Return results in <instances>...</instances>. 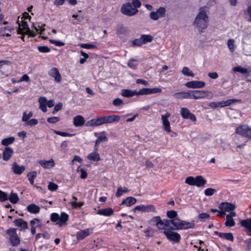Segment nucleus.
<instances>
[{"instance_id":"obj_1","label":"nucleus","mask_w":251,"mask_h":251,"mask_svg":"<svg viewBox=\"0 0 251 251\" xmlns=\"http://www.w3.org/2000/svg\"><path fill=\"white\" fill-rule=\"evenodd\" d=\"M128 115L119 116L116 115H109L104 116L93 118L85 123L84 117L81 115H77L73 118V124L75 127L82 126L85 125L88 127L98 126L106 124H112L118 122L121 118H125Z\"/></svg>"},{"instance_id":"obj_2","label":"nucleus","mask_w":251,"mask_h":251,"mask_svg":"<svg viewBox=\"0 0 251 251\" xmlns=\"http://www.w3.org/2000/svg\"><path fill=\"white\" fill-rule=\"evenodd\" d=\"M205 7H201L197 15L193 25H196L200 33L208 26V16L206 14Z\"/></svg>"},{"instance_id":"obj_3","label":"nucleus","mask_w":251,"mask_h":251,"mask_svg":"<svg viewBox=\"0 0 251 251\" xmlns=\"http://www.w3.org/2000/svg\"><path fill=\"white\" fill-rule=\"evenodd\" d=\"M69 219V215L67 213L62 212L60 216L57 213H52L50 215V220L52 222L58 221V225L59 226L67 225V221Z\"/></svg>"},{"instance_id":"obj_4","label":"nucleus","mask_w":251,"mask_h":251,"mask_svg":"<svg viewBox=\"0 0 251 251\" xmlns=\"http://www.w3.org/2000/svg\"><path fill=\"white\" fill-rule=\"evenodd\" d=\"M185 183L191 185L196 186L198 187L203 186L206 183V180L202 176H197L195 177L190 176L185 180Z\"/></svg>"},{"instance_id":"obj_5","label":"nucleus","mask_w":251,"mask_h":251,"mask_svg":"<svg viewBox=\"0 0 251 251\" xmlns=\"http://www.w3.org/2000/svg\"><path fill=\"white\" fill-rule=\"evenodd\" d=\"M173 230L170 229V228H168V229L163 231V234L169 241L174 243H179L181 239L180 235L178 233L174 232Z\"/></svg>"},{"instance_id":"obj_6","label":"nucleus","mask_w":251,"mask_h":251,"mask_svg":"<svg viewBox=\"0 0 251 251\" xmlns=\"http://www.w3.org/2000/svg\"><path fill=\"white\" fill-rule=\"evenodd\" d=\"M241 100L237 99H228L226 100H223L218 102H212L209 104H206L209 106L211 108H216L217 107H223L226 106H229L237 101H241Z\"/></svg>"},{"instance_id":"obj_7","label":"nucleus","mask_w":251,"mask_h":251,"mask_svg":"<svg viewBox=\"0 0 251 251\" xmlns=\"http://www.w3.org/2000/svg\"><path fill=\"white\" fill-rule=\"evenodd\" d=\"M236 133L249 139H251V126L247 125H242L236 128Z\"/></svg>"},{"instance_id":"obj_8","label":"nucleus","mask_w":251,"mask_h":251,"mask_svg":"<svg viewBox=\"0 0 251 251\" xmlns=\"http://www.w3.org/2000/svg\"><path fill=\"white\" fill-rule=\"evenodd\" d=\"M121 10L123 14L128 16H133L138 12V10L134 8L130 2H126L123 4Z\"/></svg>"},{"instance_id":"obj_9","label":"nucleus","mask_w":251,"mask_h":251,"mask_svg":"<svg viewBox=\"0 0 251 251\" xmlns=\"http://www.w3.org/2000/svg\"><path fill=\"white\" fill-rule=\"evenodd\" d=\"M133 211L134 212H136V211H141V212H156L154 206L152 204L146 205L141 204L137 205L134 208Z\"/></svg>"},{"instance_id":"obj_10","label":"nucleus","mask_w":251,"mask_h":251,"mask_svg":"<svg viewBox=\"0 0 251 251\" xmlns=\"http://www.w3.org/2000/svg\"><path fill=\"white\" fill-rule=\"evenodd\" d=\"M170 114L167 112L165 115H162L161 120L162 121L163 126L162 128L167 132H171L170 124L168 120V118L170 117Z\"/></svg>"},{"instance_id":"obj_11","label":"nucleus","mask_w":251,"mask_h":251,"mask_svg":"<svg viewBox=\"0 0 251 251\" xmlns=\"http://www.w3.org/2000/svg\"><path fill=\"white\" fill-rule=\"evenodd\" d=\"M205 86V83L201 81H191L185 84V86L189 88H201Z\"/></svg>"},{"instance_id":"obj_12","label":"nucleus","mask_w":251,"mask_h":251,"mask_svg":"<svg viewBox=\"0 0 251 251\" xmlns=\"http://www.w3.org/2000/svg\"><path fill=\"white\" fill-rule=\"evenodd\" d=\"M219 208L225 211L229 212L234 210L236 208V206L232 203L222 202L219 204Z\"/></svg>"},{"instance_id":"obj_13","label":"nucleus","mask_w":251,"mask_h":251,"mask_svg":"<svg viewBox=\"0 0 251 251\" xmlns=\"http://www.w3.org/2000/svg\"><path fill=\"white\" fill-rule=\"evenodd\" d=\"M13 153L14 151L12 148L9 147H6L2 151V159L4 161H7L13 155Z\"/></svg>"},{"instance_id":"obj_14","label":"nucleus","mask_w":251,"mask_h":251,"mask_svg":"<svg viewBox=\"0 0 251 251\" xmlns=\"http://www.w3.org/2000/svg\"><path fill=\"white\" fill-rule=\"evenodd\" d=\"M49 75L54 77L55 81L60 82L61 81V76L58 70L56 68H52L48 73Z\"/></svg>"},{"instance_id":"obj_15","label":"nucleus","mask_w":251,"mask_h":251,"mask_svg":"<svg viewBox=\"0 0 251 251\" xmlns=\"http://www.w3.org/2000/svg\"><path fill=\"white\" fill-rule=\"evenodd\" d=\"M191 99H199L205 97V92L200 90H190Z\"/></svg>"},{"instance_id":"obj_16","label":"nucleus","mask_w":251,"mask_h":251,"mask_svg":"<svg viewBox=\"0 0 251 251\" xmlns=\"http://www.w3.org/2000/svg\"><path fill=\"white\" fill-rule=\"evenodd\" d=\"M25 167L24 166H20L16 162L12 164V170L13 173L16 175H21L25 171Z\"/></svg>"},{"instance_id":"obj_17","label":"nucleus","mask_w":251,"mask_h":251,"mask_svg":"<svg viewBox=\"0 0 251 251\" xmlns=\"http://www.w3.org/2000/svg\"><path fill=\"white\" fill-rule=\"evenodd\" d=\"M213 235H218L220 238H223L227 240L233 242L234 240V237L231 232L229 233H222L217 231L214 232Z\"/></svg>"},{"instance_id":"obj_18","label":"nucleus","mask_w":251,"mask_h":251,"mask_svg":"<svg viewBox=\"0 0 251 251\" xmlns=\"http://www.w3.org/2000/svg\"><path fill=\"white\" fill-rule=\"evenodd\" d=\"M97 213L98 215L104 216L109 217L114 214V210L111 207H107L105 208L99 209Z\"/></svg>"},{"instance_id":"obj_19","label":"nucleus","mask_w":251,"mask_h":251,"mask_svg":"<svg viewBox=\"0 0 251 251\" xmlns=\"http://www.w3.org/2000/svg\"><path fill=\"white\" fill-rule=\"evenodd\" d=\"M172 222V225L173 226H169V228L172 230H181V225L182 220L177 218L176 219H173Z\"/></svg>"},{"instance_id":"obj_20","label":"nucleus","mask_w":251,"mask_h":251,"mask_svg":"<svg viewBox=\"0 0 251 251\" xmlns=\"http://www.w3.org/2000/svg\"><path fill=\"white\" fill-rule=\"evenodd\" d=\"M174 97L175 98L179 99H191V94H190V90H188L187 92L181 91V92L176 93L175 94H174Z\"/></svg>"},{"instance_id":"obj_21","label":"nucleus","mask_w":251,"mask_h":251,"mask_svg":"<svg viewBox=\"0 0 251 251\" xmlns=\"http://www.w3.org/2000/svg\"><path fill=\"white\" fill-rule=\"evenodd\" d=\"M14 223L15 226L21 227V230H25L28 228L27 223L23 219H16L14 221Z\"/></svg>"},{"instance_id":"obj_22","label":"nucleus","mask_w":251,"mask_h":251,"mask_svg":"<svg viewBox=\"0 0 251 251\" xmlns=\"http://www.w3.org/2000/svg\"><path fill=\"white\" fill-rule=\"evenodd\" d=\"M39 163L41 166L46 169L54 167L55 165L54 160L52 158L48 161L40 160Z\"/></svg>"},{"instance_id":"obj_23","label":"nucleus","mask_w":251,"mask_h":251,"mask_svg":"<svg viewBox=\"0 0 251 251\" xmlns=\"http://www.w3.org/2000/svg\"><path fill=\"white\" fill-rule=\"evenodd\" d=\"M87 158L92 161L98 162L100 160V155L97 151H94L88 154Z\"/></svg>"},{"instance_id":"obj_24","label":"nucleus","mask_w":251,"mask_h":251,"mask_svg":"<svg viewBox=\"0 0 251 251\" xmlns=\"http://www.w3.org/2000/svg\"><path fill=\"white\" fill-rule=\"evenodd\" d=\"M90 234V231L89 228L80 230L77 232V239L79 240L84 239L85 237L89 236Z\"/></svg>"},{"instance_id":"obj_25","label":"nucleus","mask_w":251,"mask_h":251,"mask_svg":"<svg viewBox=\"0 0 251 251\" xmlns=\"http://www.w3.org/2000/svg\"><path fill=\"white\" fill-rule=\"evenodd\" d=\"M181 115L182 117L185 119H190L193 122L196 121V118L195 116L190 112V111H180Z\"/></svg>"},{"instance_id":"obj_26","label":"nucleus","mask_w":251,"mask_h":251,"mask_svg":"<svg viewBox=\"0 0 251 251\" xmlns=\"http://www.w3.org/2000/svg\"><path fill=\"white\" fill-rule=\"evenodd\" d=\"M136 202V199L132 197H129L125 199H123L121 205L125 204L127 206H130Z\"/></svg>"},{"instance_id":"obj_27","label":"nucleus","mask_w":251,"mask_h":251,"mask_svg":"<svg viewBox=\"0 0 251 251\" xmlns=\"http://www.w3.org/2000/svg\"><path fill=\"white\" fill-rule=\"evenodd\" d=\"M27 210L30 213L37 214L40 211V207L34 203L29 204L26 207Z\"/></svg>"},{"instance_id":"obj_28","label":"nucleus","mask_w":251,"mask_h":251,"mask_svg":"<svg viewBox=\"0 0 251 251\" xmlns=\"http://www.w3.org/2000/svg\"><path fill=\"white\" fill-rule=\"evenodd\" d=\"M136 90H130L129 89H122L121 91V94L123 96L126 98L132 97L136 95Z\"/></svg>"},{"instance_id":"obj_29","label":"nucleus","mask_w":251,"mask_h":251,"mask_svg":"<svg viewBox=\"0 0 251 251\" xmlns=\"http://www.w3.org/2000/svg\"><path fill=\"white\" fill-rule=\"evenodd\" d=\"M181 230L194 228L195 227V223L194 221L190 222L182 220Z\"/></svg>"},{"instance_id":"obj_30","label":"nucleus","mask_w":251,"mask_h":251,"mask_svg":"<svg viewBox=\"0 0 251 251\" xmlns=\"http://www.w3.org/2000/svg\"><path fill=\"white\" fill-rule=\"evenodd\" d=\"M233 70L235 72L240 73L241 74L243 75L247 74V76H248V73L249 71H248V70L246 68H244L241 66H237L234 67Z\"/></svg>"},{"instance_id":"obj_31","label":"nucleus","mask_w":251,"mask_h":251,"mask_svg":"<svg viewBox=\"0 0 251 251\" xmlns=\"http://www.w3.org/2000/svg\"><path fill=\"white\" fill-rule=\"evenodd\" d=\"M40 104L39 107L41 110H47V100L45 97H41L38 100Z\"/></svg>"},{"instance_id":"obj_32","label":"nucleus","mask_w":251,"mask_h":251,"mask_svg":"<svg viewBox=\"0 0 251 251\" xmlns=\"http://www.w3.org/2000/svg\"><path fill=\"white\" fill-rule=\"evenodd\" d=\"M151 221L152 222L155 223L156 226L160 229H164L165 228L163 227H161V224L162 223V220L160 218V217L159 216L153 217Z\"/></svg>"},{"instance_id":"obj_33","label":"nucleus","mask_w":251,"mask_h":251,"mask_svg":"<svg viewBox=\"0 0 251 251\" xmlns=\"http://www.w3.org/2000/svg\"><path fill=\"white\" fill-rule=\"evenodd\" d=\"M126 31V27H124L123 25L118 24L116 27V32L117 35H120L122 34H124Z\"/></svg>"},{"instance_id":"obj_34","label":"nucleus","mask_w":251,"mask_h":251,"mask_svg":"<svg viewBox=\"0 0 251 251\" xmlns=\"http://www.w3.org/2000/svg\"><path fill=\"white\" fill-rule=\"evenodd\" d=\"M27 176L30 184L32 185H34V179L37 176V172L35 171H31L28 173Z\"/></svg>"},{"instance_id":"obj_35","label":"nucleus","mask_w":251,"mask_h":251,"mask_svg":"<svg viewBox=\"0 0 251 251\" xmlns=\"http://www.w3.org/2000/svg\"><path fill=\"white\" fill-rule=\"evenodd\" d=\"M10 241L11 245L13 247H16L20 244V239L17 235L10 238Z\"/></svg>"},{"instance_id":"obj_36","label":"nucleus","mask_w":251,"mask_h":251,"mask_svg":"<svg viewBox=\"0 0 251 251\" xmlns=\"http://www.w3.org/2000/svg\"><path fill=\"white\" fill-rule=\"evenodd\" d=\"M14 141L15 138L14 137H9L2 139L1 143L3 146H7L12 144Z\"/></svg>"},{"instance_id":"obj_37","label":"nucleus","mask_w":251,"mask_h":251,"mask_svg":"<svg viewBox=\"0 0 251 251\" xmlns=\"http://www.w3.org/2000/svg\"><path fill=\"white\" fill-rule=\"evenodd\" d=\"M8 200H9L12 203L16 204L19 201V199L18 195L16 193H13L12 192Z\"/></svg>"},{"instance_id":"obj_38","label":"nucleus","mask_w":251,"mask_h":251,"mask_svg":"<svg viewBox=\"0 0 251 251\" xmlns=\"http://www.w3.org/2000/svg\"><path fill=\"white\" fill-rule=\"evenodd\" d=\"M141 38L143 44H145L148 42H151L153 39L152 37L150 35L142 34L141 35Z\"/></svg>"},{"instance_id":"obj_39","label":"nucleus","mask_w":251,"mask_h":251,"mask_svg":"<svg viewBox=\"0 0 251 251\" xmlns=\"http://www.w3.org/2000/svg\"><path fill=\"white\" fill-rule=\"evenodd\" d=\"M240 224L241 226L248 229L251 226V217L250 219L242 220Z\"/></svg>"},{"instance_id":"obj_40","label":"nucleus","mask_w":251,"mask_h":251,"mask_svg":"<svg viewBox=\"0 0 251 251\" xmlns=\"http://www.w3.org/2000/svg\"><path fill=\"white\" fill-rule=\"evenodd\" d=\"M177 213L176 211L172 210L167 212V216L170 220L176 219L177 217Z\"/></svg>"},{"instance_id":"obj_41","label":"nucleus","mask_w":251,"mask_h":251,"mask_svg":"<svg viewBox=\"0 0 251 251\" xmlns=\"http://www.w3.org/2000/svg\"><path fill=\"white\" fill-rule=\"evenodd\" d=\"M235 222L233 218L229 217V216H226V221L225 225L226 226L232 227L235 225Z\"/></svg>"},{"instance_id":"obj_42","label":"nucleus","mask_w":251,"mask_h":251,"mask_svg":"<svg viewBox=\"0 0 251 251\" xmlns=\"http://www.w3.org/2000/svg\"><path fill=\"white\" fill-rule=\"evenodd\" d=\"M181 72L183 75L186 76L194 77L195 75L187 67H184Z\"/></svg>"},{"instance_id":"obj_43","label":"nucleus","mask_w":251,"mask_h":251,"mask_svg":"<svg viewBox=\"0 0 251 251\" xmlns=\"http://www.w3.org/2000/svg\"><path fill=\"white\" fill-rule=\"evenodd\" d=\"M127 65L133 69H136L138 65L137 61L134 59H131L128 62Z\"/></svg>"},{"instance_id":"obj_44","label":"nucleus","mask_w":251,"mask_h":251,"mask_svg":"<svg viewBox=\"0 0 251 251\" xmlns=\"http://www.w3.org/2000/svg\"><path fill=\"white\" fill-rule=\"evenodd\" d=\"M166 11V9L164 7H160L156 10V12L158 13V15L159 18H163L165 17Z\"/></svg>"},{"instance_id":"obj_45","label":"nucleus","mask_w":251,"mask_h":251,"mask_svg":"<svg viewBox=\"0 0 251 251\" xmlns=\"http://www.w3.org/2000/svg\"><path fill=\"white\" fill-rule=\"evenodd\" d=\"M143 44L142 42V39L141 37L140 38L135 39L132 41L131 46L132 47H140Z\"/></svg>"},{"instance_id":"obj_46","label":"nucleus","mask_w":251,"mask_h":251,"mask_svg":"<svg viewBox=\"0 0 251 251\" xmlns=\"http://www.w3.org/2000/svg\"><path fill=\"white\" fill-rule=\"evenodd\" d=\"M8 197L7 193L0 190V201L3 202L8 200Z\"/></svg>"},{"instance_id":"obj_47","label":"nucleus","mask_w":251,"mask_h":251,"mask_svg":"<svg viewBox=\"0 0 251 251\" xmlns=\"http://www.w3.org/2000/svg\"><path fill=\"white\" fill-rule=\"evenodd\" d=\"M6 233L11 238L17 235L16 229L14 228H10L6 230Z\"/></svg>"},{"instance_id":"obj_48","label":"nucleus","mask_w":251,"mask_h":251,"mask_svg":"<svg viewBox=\"0 0 251 251\" xmlns=\"http://www.w3.org/2000/svg\"><path fill=\"white\" fill-rule=\"evenodd\" d=\"M38 50L39 52L43 53H47L50 51V48L46 46H38Z\"/></svg>"},{"instance_id":"obj_49","label":"nucleus","mask_w":251,"mask_h":251,"mask_svg":"<svg viewBox=\"0 0 251 251\" xmlns=\"http://www.w3.org/2000/svg\"><path fill=\"white\" fill-rule=\"evenodd\" d=\"M149 94V88H144L137 91L136 96Z\"/></svg>"},{"instance_id":"obj_50","label":"nucleus","mask_w":251,"mask_h":251,"mask_svg":"<svg viewBox=\"0 0 251 251\" xmlns=\"http://www.w3.org/2000/svg\"><path fill=\"white\" fill-rule=\"evenodd\" d=\"M80 47L81 48L86 49H92L97 48V46L91 43H84L81 44Z\"/></svg>"},{"instance_id":"obj_51","label":"nucleus","mask_w":251,"mask_h":251,"mask_svg":"<svg viewBox=\"0 0 251 251\" xmlns=\"http://www.w3.org/2000/svg\"><path fill=\"white\" fill-rule=\"evenodd\" d=\"M53 133L63 137H71L73 135V134L68 132H62L57 130H53Z\"/></svg>"},{"instance_id":"obj_52","label":"nucleus","mask_w":251,"mask_h":251,"mask_svg":"<svg viewBox=\"0 0 251 251\" xmlns=\"http://www.w3.org/2000/svg\"><path fill=\"white\" fill-rule=\"evenodd\" d=\"M100 134H101V135L100 136H98L97 139L100 142L107 141L108 140V138L105 136V132L102 131L100 133Z\"/></svg>"},{"instance_id":"obj_53","label":"nucleus","mask_w":251,"mask_h":251,"mask_svg":"<svg viewBox=\"0 0 251 251\" xmlns=\"http://www.w3.org/2000/svg\"><path fill=\"white\" fill-rule=\"evenodd\" d=\"M13 30L14 28L12 26H6L4 27H2L0 28V34L5 33L6 31H8L11 32Z\"/></svg>"},{"instance_id":"obj_54","label":"nucleus","mask_w":251,"mask_h":251,"mask_svg":"<svg viewBox=\"0 0 251 251\" xmlns=\"http://www.w3.org/2000/svg\"><path fill=\"white\" fill-rule=\"evenodd\" d=\"M216 192V190L212 188H208L204 190V194L206 196H212Z\"/></svg>"},{"instance_id":"obj_55","label":"nucleus","mask_w":251,"mask_h":251,"mask_svg":"<svg viewBox=\"0 0 251 251\" xmlns=\"http://www.w3.org/2000/svg\"><path fill=\"white\" fill-rule=\"evenodd\" d=\"M48 188L50 191H55L58 189V185L54 182H50L49 183Z\"/></svg>"},{"instance_id":"obj_56","label":"nucleus","mask_w":251,"mask_h":251,"mask_svg":"<svg viewBox=\"0 0 251 251\" xmlns=\"http://www.w3.org/2000/svg\"><path fill=\"white\" fill-rule=\"evenodd\" d=\"M70 204L74 208H77L78 207L80 208L82 207L84 205V202L83 201L79 202H77L76 201H72L70 202Z\"/></svg>"},{"instance_id":"obj_57","label":"nucleus","mask_w":251,"mask_h":251,"mask_svg":"<svg viewBox=\"0 0 251 251\" xmlns=\"http://www.w3.org/2000/svg\"><path fill=\"white\" fill-rule=\"evenodd\" d=\"M234 40L233 39H229L227 41V46L231 51H233L234 50Z\"/></svg>"},{"instance_id":"obj_58","label":"nucleus","mask_w":251,"mask_h":251,"mask_svg":"<svg viewBox=\"0 0 251 251\" xmlns=\"http://www.w3.org/2000/svg\"><path fill=\"white\" fill-rule=\"evenodd\" d=\"M173 219L169 220V219H164L162 220V224H161V227L166 226L168 227L170 226V224H172V222Z\"/></svg>"},{"instance_id":"obj_59","label":"nucleus","mask_w":251,"mask_h":251,"mask_svg":"<svg viewBox=\"0 0 251 251\" xmlns=\"http://www.w3.org/2000/svg\"><path fill=\"white\" fill-rule=\"evenodd\" d=\"M72 17L75 18L77 21L73 22L74 25H77L78 24V22H81L83 19V16H80L77 14H73L72 15Z\"/></svg>"},{"instance_id":"obj_60","label":"nucleus","mask_w":251,"mask_h":251,"mask_svg":"<svg viewBox=\"0 0 251 251\" xmlns=\"http://www.w3.org/2000/svg\"><path fill=\"white\" fill-rule=\"evenodd\" d=\"M60 121V118L57 117H52L48 118L47 119V122L49 123L54 124Z\"/></svg>"},{"instance_id":"obj_61","label":"nucleus","mask_w":251,"mask_h":251,"mask_svg":"<svg viewBox=\"0 0 251 251\" xmlns=\"http://www.w3.org/2000/svg\"><path fill=\"white\" fill-rule=\"evenodd\" d=\"M38 120L36 119H32L30 120H28L26 123V125H29L30 126H35L38 124Z\"/></svg>"},{"instance_id":"obj_62","label":"nucleus","mask_w":251,"mask_h":251,"mask_svg":"<svg viewBox=\"0 0 251 251\" xmlns=\"http://www.w3.org/2000/svg\"><path fill=\"white\" fill-rule=\"evenodd\" d=\"M131 5L134 7V8H139L141 6V2L139 0H132Z\"/></svg>"},{"instance_id":"obj_63","label":"nucleus","mask_w":251,"mask_h":251,"mask_svg":"<svg viewBox=\"0 0 251 251\" xmlns=\"http://www.w3.org/2000/svg\"><path fill=\"white\" fill-rule=\"evenodd\" d=\"M150 17L151 19L155 21L157 20L159 18L156 11L151 12L150 14Z\"/></svg>"},{"instance_id":"obj_64","label":"nucleus","mask_w":251,"mask_h":251,"mask_svg":"<svg viewBox=\"0 0 251 251\" xmlns=\"http://www.w3.org/2000/svg\"><path fill=\"white\" fill-rule=\"evenodd\" d=\"M80 172L81 173V175H80L81 178L85 179L87 177L88 174H87L86 171L84 169H83V168L80 169Z\"/></svg>"}]
</instances>
